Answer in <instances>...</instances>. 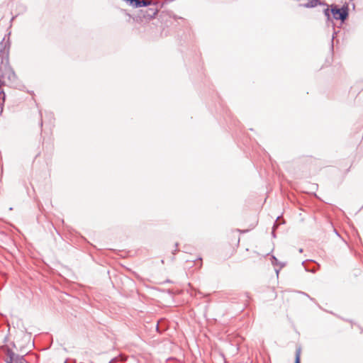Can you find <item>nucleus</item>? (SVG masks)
<instances>
[{
	"instance_id": "f257e3e1",
	"label": "nucleus",
	"mask_w": 363,
	"mask_h": 363,
	"mask_svg": "<svg viewBox=\"0 0 363 363\" xmlns=\"http://www.w3.org/2000/svg\"><path fill=\"white\" fill-rule=\"evenodd\" d=\"M16 76L15 72L13 71L11 67L9 65V62H4L0 67V82H5L7 79L9 82H14L16 81Z\"/></svg>"
},
{
	"instance_id": "f03ea898",
	"label": "nucleus",
	"mask_w": 363,
	"mask_h": 363,
	"mask_svg": "<svg viewBox=\"0 0 363 363\" xmlns=\"http://www.w3.org/2000/svg\"><path fill=\"white\" fill-rule=\"evenodd\" d=\"M9 42H6L4 39H3L0 43V60L1 65L9 62Z\"/></svg>"
},
{
	"instance_id": "7ed1b4c3",
	"label": "nucleus",
	"mask_w": 363,
	"mask_h": 363,
	"mask_svg": "<svg viewBox=\"0 0 363 363\" xmlns=\"http://www.w3.org/2000/svg\"><path fill=\"white\" fill-rule=\"evenodd\" d=\"M331 12L335 19L341 20L342 21H344L348 16L347 7L342 9H337L336 7L332 8Z\"/></svg>"
},
{
	"instance_id": "20e7f679",
	"label": "nucleus",
	"mask_w": 363,
	"mask_h": 363,
	"mask_svg": "<svg viewBox=\"0 0 363 363\" xmlns=\"http://www.w3.org/2000/svg\"><path fill=\"white\" fill-rule=\"evenodd\" d=\"M9 359L6 362L7 363H28L23 356L16 354L12 352H9Z\"/></svg>"
},
{
	"instance_id": "39448f33",
	"label": "nucleus",
	"mask_w": 363,
	"mask_h": 363,
	"mask_svg": "<svg viewBox=\"0 0 363 363\" xmlns=\"http://www.w3.org/2000/svg\"><path fill=\"white\" fill-rule=\"evenodd\" d=\"M318 0H311L310 2H308L306 4V6H308V7H315V6H316L318 5Z\"/></svg>"
},
{
	"instance_id": "423d86ee",
	"label": "nucleus",
	"mask_w": 363,
	"mask_h": 363,
	"mask_svg": "<svg viewBox=\"0 0 363 363\" xmlns=\"http://www.w3.org/2000/svg\"><path fill=\"white\" fill-rule=\"evenodd\" d=\"M295 363H300V351L298 350L296 352V359Z\"/></svg>"
},
{
	"instance_id": "0eeeda50",
	"label": "nucleus",
	"mask_w": 363,
	"mask_h": 363,
	"mask_svg": "<svg viewBox=\"0 0 363 363\" xmlns=\"http://www.w3.org/2000/svg\"><path fill=\"white\" fill-rule=\"evenodd\" d=\"M272 262L274 265H275L278 264V260L275 257L273 256Z\"/></svg>"
},
{
	"instance_id": "6e6552de",
	"label": "nucleus",
	"mask_w": 363,
	"mask_h": 363,
	"mask_svg": "<svg viewBox=\"0 0 363 363\" xmlns=\"http://www.w3.org/2000/svg\"><path fill=\"white\" fill-rule=\"evenodd\" d=\"M325 14H326V15H328V9H326V10H325Z\"/></svg>"
},
{
	"instance_id": "1a4fd4ad",
	"label": "nucleus",
	"mask_w": 363,
	"mask_h": 363,
	"mask_svg": "<svg viewBox=\"0 0 363 363\" xmlns=\"http://www.w3.org/2000/svg\"><path fill=\"white\" fill-rule=\"evenodd\" d=\"M1 94V92L0 93V95ZM2 94L4 95V96H5V93L2 92Z\"/></svg>"
},
{
	"instance_id": "9d476101",
	"label": "nucleus",
	"mask_w": 363,
	"mask_h": 363,
	"mask_svg": "<svg viewBox=\"0 0 363 363\" xmlns=\"http://www.w3.org/2000/svg\"><path fill=\"white\" fill-rule=\"evenodd\" d=\"M302 251H303V250H302V249H300V250H299V252H302Z\"/></svg>"
}]
</instances>
